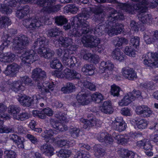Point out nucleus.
Listing matches in <instances>:
<instances>
[{
    "instance_id": "f257e3e1",
    "label": "nucleus",
    "mask_w": 158,
    "mask_h": 158,
    "mask_svg": "<svg viewBox=\"0 0 158 158\" xmlns=\"http://www.w3.org/2000/svg\"><path fill=\"white\" fill-rule=\"evenodd\" d=\"M108 19L102 25L97 26L94 29V33L99 36L103 34V28L105 27V31L108 35L112 36L120 34L123 28V25L117 22V20H123L124 16L121 13H118L116 10L112 11L108 17Z\"/></svg>"
},
{
    "instance_id": "f03ea898",
    "label": "nucleus",
    "mask_w": 158,
    "mask_h": 158,
    "mask_svg": "<svg viewBox=\"0 0 158 158\" xmlns=\"http://www.w3.org/2000/svg\"><path fill=\"white\" fill-rule=\"evenodd\" d=\"M90 11H85L71 18L72 29L69 31V35L79 37L82 34H85L92 31L89 23L87 20L92 15Z\"/></svg>"
},
{
    "instance_id": "7ed1b4c3",
    "label": "nucleus",
    "mask_w": 158,
    "mask_h": 158,
    "mask_svg": "<svg viewBox=\"0 0 158 158\" xmlns=\"http://www.w3.org/2000/svg\"><path fill=\"white\" fill-rule=\"evenodd\" d=\"M119 6L122 9L129 13L134 12L135 10L140 13L138 15V18L142 23H146L147 24H150L152 23V19L151 15L145 13L147 10L146 7L138 4L135 5L133 6L130 4L126 3H120Z\"/></svg>"
},
{
    "instance_id": "20e7f679",
    "label": "nucleus",
    "mask_w": 158,
    "mask_h": 158,
    "mask_svg": "<svg viewBox=\"0 0 158 158\" xmlns=\"http://www.w3.org/2000/svg\"><path fill=\"white\" fill-rule=\"evenodd\" d=\"M38 41L40 44L38 53L41 57L49 59L54 56V52L48 48L46 47L45 45L47 44V41L45 38H39Z\"/></svg>"
},
{
    "instance_id": "39448f33",
    "label": "nucleus",
    "mask_w": 158,
    "mask_h": 158,
    "mask_svg": "<svg viewBox=\"0 0 158 158\" xmlns=\"http://www.w3.org/2000/svg\"><path fill=\"white\" fill-rule=\"evenodd\" d=\"M22 64H30L38 59V56L33 50L25 52L20 56Z\"/></svg>"
},
{
    "instance_id": "423d86ee",
    "label": "nucleus",
    "mask_w": 158,
    "mask_h": 158,
    "mask_svg": "<svg viewBox=\"0 0 158 158\" xmlns=\"http://www.w3.org/2000/svg\"><path fill=\"white\" fill-rule=\"evenodd\" d=\"M144 64L148 66L158 67V53H148L143 60Z\"/></svg>"
},
{
    "instance_id": "0eeeda50",
    "label": "nucleus",
    "mask_w": 158,
    "mask_h": 158,
    "mask_svg": "<svg viewBox=\"0 0 158 158\" xmlns=\"http://www.w3.org/2000/svg\"><path fill=\"white\" fill-rule=\"evenodd\" d=\"M13 42L18 50H22L28 45L29 39L27 36L23 35L16 37L14 40Z\"/></svg>"
},
{
    "instance_id": "6e6552de",
    "label": "nucleus",
    "mask_w": 158,
    "mask_h": 158,
    "mask_svg": "<svg viewBox=\"0 0 158 158\" xmlns=\"http://www.w3.org/2000/svg\"><path fill=\"white\" fill-rule=\"evenodd\" d=\"M63 53L62 61L64 65L70 67H73L77 62L76 58L74 56L70 57L68 49L64 50Z\"/></svg>"
},
{
    "instance_id": "1a4fd4ad",
    "label": "nucleus",
    "mask_w": 158,
    "mask_h": 158,
    "mask_svg": "<svg viewBox=\"0 0 158 158\" xmlns=\"http://www.w3.org/2000/svg\"><path fill=\"white\" fill-rule=\"evenodd\" d=\"M112 126L114 130L121 132L125 130L127 126L122 117H117L112 121Z\"/></svg>"
},
{
    "instance_id": "9d476101",
    "label": "nucleus",
    "mask_w": 158,
    "mask_h": 158,
    "mask_svg": "<svg viewBox=\"0 0 158 158\" xmlns=\"http://www.w3.org/2000/svg\"><path fill=\"white\" fill-rule=\"evenodd\" d=\"M8 32V33L7 31H6L3 32V35L2 38V44L0 46V50H3L5 47L8 46L10 43V41L8 40V39L10 36V35H12L17 33L16 31L14 29H9Z\"/></svg>"
},
{
    "instance_id": "9b49d317",
    "label": "nucleus",
    "mask_w": 158,
    "mask_h": 158,
    "mask_svg": "<svg viewBox=\"0 0 158 158\" xmlns=\"http://www.w3.org/2000/svg\"><path fill=\"white\" fill-rule=\"evenodd\" d=\"M81 41L83 44H88L91 47H96L100 42V40L99 38L92 35L83 36Z\"/></svg>"
},
{
    "instance_id": "f8f14e48",
    "label": "nucleus",
    "mask_w": 158,
    "mask_h": 158,
    "mask_svg": "<svg viewBox=\"0 0 158 158\" xmlns=\"http://www.w3.org/2000/svg\"><path fill=\"white\" fill-rule=\"evenodd\" d=\"M35 84L39 91L42 94L47 93L50 92V90L52 91L54 89V85L53 83L48 84V85L45 87L43 85L42 80H35Z\"/></svg>"
},
{
    "instance_id": "ddd939ff",
    "label": "nucleus",
    "mask_w": 158,
    "mask_h": 158,
    "mask_svg": "<svg viewBox=\"0 0 158 158\" xmlns=\"http://www.w3.org/2000/svg\"><path fill=\"white\" fill-rule=\"evenodd\" d=\"M30 24H25V23L28 21L27 19H26L23 21V24L26 27L29 28V29L35 30L38 28L41 25L42 23L40 19L39 18H35V19H31Z\"/></svg>"
},
{
    "instance_id": "4468645a",
    "label": "nucleus",
    "mask_w": 158,
    "mask_h": 158,
    "mask_svg": "<svg viewBox=\"0 0 158 158\" xmlns=\"http://www.w3.org/2000/svg\"><path fill=\"white\" fill-rule=\"evenodd\" d=\"M55 46L57 47L67 48L72 44L73 40L69 37H60L55 41Z\"/></svg>"
},
{
    "instance_id": "2eb2a0df",
    "label": "nucleus",
    "mask_w": 158,
    "mask_h": 158,
    "mask_svg": "<svg viewBox=\"0 0 158 158\" xmlns=\"http://www.w3.org/2000/svg\"><path fill=\"white\" fill-rule=\"evenodd\" d=\"M76 98L78 105H86L90 101V96L83 92H80L77 95Z\"/></svg>"
},
{
    "instance_id": "dca6fc26",
    "label": "nucleus",
    "mask_w": 158,
    "mask_h": 158,
    "mask_svg": "<svg viewBox=\"0 0 158 158\" xmlns=\"http://www.w3.org/2000/svg\"><path fill=\"white\" fill-rule=\"evenodd\" d=\"M122 73L125 78L129 80H133L137 78L136 73L131 68H123L122 69Z\"/></svg>"
},
{
    "instance_id": "f3484780",
    "label": "nucleus",
    "mask_w": 158,
    "mask_h": 158,
    "mask_svg": "<svg viewBox=\"0 0 158 158\" xmlns=\"http://www.w3.org/2000/svg\"><path fill=\"white\" fill-rule=\"evenodd\" d=\"M46 77V72L40 68H35L32 71L31 77L34 80H43Z\"/></svg>"
},
{
    "instance_id": "a211bd4d",
    "label": "nucleus",
    "mask_w": 158,
    "mask_h": 158,
    "mask_svg": "<svg viewBox=\"0 0 158 158\" xmlns=\"http://www.w3.org/2000/svg\"><path fill=\"white\" fill-rule=\"evenodd\" d=\"M19 69V65L15 63H13L7 66L4 73L6 76H13L18 72Z\"/></svg>"
},
{
    "instance_id": "6ab92c4d",
    "label": "nucleus",
    "mask_w": 158,
    "mask_h": 158,
    "mask_svg": "<svg viewBox=\"0 0 158 158\" xmlns=\"http://www.w3.org/2000/svg\"><path fill=\"white\" fill-rule=\"evenodd\" d=\"M84 123V127L87 129L88 127H92L94 126H100V122L99 120L93 117L92 118L89 119H81V120Z\"/></svg>"
},
{
    "instance_id": "aec40b11",
    "label": "nucleus",
    "mask_w": 158,
    "mask_h": 158,
    "mask_svg": "<svg viewBox=\"0 0 158 158\" xmlns=\"http://www.w3.org/2000/svg\"><path fill=\"white\" fill-rule=\"evenodd\" d=\"M29 7L28 6H22L18 8L16 13V16L19 19H22L29 13Z\"/></svg>"
},
{
    "instance_id": "412c9836",
    "label": "nucleus",
    "mask_w": 158,
    "mask_h": 158,
    "mask_svg": "<svg viewBox=\"0 0 158 158\" xmlns=\"http://www.w3.org/2000/svg\"><path fill=\"white\" fill-rule=\"evenodd\" d=\"M64 77L69 80H72L74 78L79 79L80 74L75 71L66 69L64 71Z\"/></svg>"
},
{
    "instance_id": "4be33fe9",
    "label": "nucleus",
    "mask_w": 158,
    "mask_h": 158,
    "mask_svg": "<svg viewBox=\"0 0 158 158\" xmlns=\"http://www.w3.org/2000/svg\"><path fill=\"white\" fill-rule=\"evenodd\" d=\"M15 55L10 52L2 53L0 55V61L5 63H10L15 59Z\"/></svg>"
},
{
    "instance_id": "5701e85b",
    "label": "nucleus",
    "mask_w": 158,
    "mask_h": 158,
    "mask_svg": "<svg viewBox=\"0 0 158 158\" xmlns=\"http://www.w3.org/2000/svg\"><path fill=\"white\" fill-rule=\"evenodd\" d=\"M18 100L20 104L23 106H29L32 103L33 100L31 97L25 95L20 94L18 95Z\"/></svg>"
},
{
    "instance_id": "b1692460",
    "label": "nucleus",
    "mask_w": 158,
    "mask_h": 158,
    "mask_svg": "<svg viewBox=\"0 0 158 158\" xmlns=\"http://www.w3.org/2000/svg\"><path fill=\"white\" fill-rule=\"evenodd\" d=\"M56 0H54L53 2L50 3H44V5L42 7H43L44 10L47 11L49 13L51 12H55L58 11L60 10L59 6H53L52 4L54 3Z\"/></svg>"
},
{
    "instance_id": "393cba45",
    "label": "nucleus",
    "mask_w": 158,
    "mask_h": 158,
    "mask_svg": "<svg viewBox=\"0 0 158 158\" xmlns=\"http://www.w3.org/2000/svg\"><path fill=\"white\" fill-rule=\"evenodd\" d=\"M39 148L43 153L48 156H51L53 155V147L47 143L42 145Z\"/></svg>"
},
{
    "instance_id": "a878e982",
    "label": "nucleus",
    "mask_w": 158,
    "mask_h": 158,
    "mask_svg": "<svg viewBox=\"0 0 158 158\" xmlns=\"http://www.w3.org/2000/svg\"><path fill=\"white\" fill-rule=\"evenodd\" d=\"M131 92L127 93L120 101L118 102L119 106H127L134 100V97L132 96Z\"/></svg>"
},
{
    "instance_id": "bb28decb",
    "label": "nucleus",
    "mask_w": 158,
    "mask_h": 158,
    "mask_svg": "<svg viewBox=\"0 0 158 158\" xmlns=\"http://www.w3.org/2000/svg\"><path fill=\"white\" fill-rule=\"evenodd\" d=\"M51 124L53 127L55 129L61 131H66L67 130V127L66 125L62 124L61 123H59L56 120L53 119L50 120Z\"/></svg>"
},
{
    "instance_id": "cd10ccee",
    "label": "nucleus",
    "mask_w": 158,
    "mask_h": 158,
    "mask_svg": "<svg viewBox=\"0 0 158 158\" xmlns=\"http://www.w3.org/2000/svg\"><path fill=\"white\" fill-rule=\"evenodd\" d=\"M114 67V65L113 63L110 62H105L102 61L101 62L100 66L98 73H102L103 70L108 69L110 71H112Z\"/></svg>"
},
{
    "instance_id": "c85d7f7f",
    "label": "nucleus",
    "mask_w": 158,
    "mask_h": 158,
    "mask_svg": "<svg viewBox=\"0 0 158 158\" xmlns=\"http://www.w3.org/2000/svg\"><path fill=\"white\" fill-rule=\"evenodd\" d=\"M112 56L113 59L122 61L124 59L125 55L121 51L119 48H116L112 52Z\"/></svg>"
},
{
    "instance_id": "c756f323",
    "label": "nucleus",
    "mask_w": 158,
    "mask_h": 158,
    "mask_svg": "<svg viewBox=\"0 0 158 158\" xmlns=\"http://www.w3.org/2000/svg\"><path fill=\"white\" fill-rule=\"evenodd\" d=\"M112 136L117 140L118 144L123 145L127 142V139L125 138L123 135L118 134L115 132L113 133Z\"/></svg>"
},
{
    "instance_id": "7c9ffc66",
    "label": "nucleus",
    "mask_w": 158,
    "mask_h": 158,
    "mask_svg": "<svg viewBox=\"0 0 158 158\" xmlns=\"http://www.w3.org/2000/svg\"><path fill=\"white\" fill-rule=\"evenodd\" d=\"M95 156L98 158H101L105 155V150L101 148L99 145H95L94 148Z\"/></svg>"
},
{
    "instance_id": "2f4dec72",
    "label": "nucleus",
    "mask_w": 158,
    "mask_h": 158,
    "mask_svg": "<svg viewBox=\"0 0 158 158\" xmlns=\"http://www.w3.org/2000/svg\"><path fill=\"white\" fill-rule=\"evenodd\" d=\"M75 89V87L73 83L68 82L67 83L65 86L61 88V90L64 93L69 94L73 92Z\"/></svg>"
},
{
    "instance_id": "473e14b6",
    "label": "nucleus",
    "mask_w": 158,
    "mask_h": 158,
    "mask_svg": "<svg viewBox=\"0 0 158 158\" xmlns=\"http://www.w3.org/2000/svg\"><path fill=\"white\" fill-rule=\"evenodd\" d=\"M55 23L58 26H62L66 23L68 20L64 16L60 15L55 17L53 18Z\"/></svg>"
},
{
    "instance_id": "72a5a7b5",
    "label": "nucleus",
    "mask_w": 158,
    "mask_h": 158,
    "mask_svg": "<svg viewBox=\"0 0 158 158\" xmlns=\"http://www.w3.org/2000/svg\"><path fill=\"white\" fill-rule=\"evenodd\" d=\"M81 70L85 74L89 75H92L94 73L92 66L88 64H85L82 68Z\"/></svg>"
},
{
    "instance_id": "f704fd0d",
    "label": "nucleus",
    "mask_w": 158,
    "mask_h": 158,
    "mask_svg": "<svg viewBox=\"0 0 158 158\" xmlns=\"http://www.w3.org/2000/svg\"><path fill=\"white\" fill-rule=\"evenodd\" d=\"M92 100L97 103H99L104 99L103 95L101 93L96 92L90 96Z\"/></svg>"
},
{
    "instance_id": "c9c22d12",
    "label": "nucleus",
    "mask_w": 158,
    "mask_h": 158,
    "mask_svg": "<svg viewBox=\"0 0 158 158\" xmlns=\"http://www.w3.org/2000/svg\"><path fill=\"white\" fill-rule=\"evenodd\" d=\"M30 117V114L27 112H23L19 114L14 115V118L20 121H23L28 119Z\"/></svg>"
},
{
    "instance_id": "e433bc0d",
    "label": "nucleus",
    "mask_w": 158,
    "mask_h": 158,
    "mask_svg": "<svg viewBox=\"0 0 158 158\" xmlns=\"http://www.w3.org/2000/svg\"><path fill=\"white\" fill-rule=\"evenodd\" d=\"M14 129L13 127H5L3 124V122L0 120V133H9L14 132Z\"/></svg>"
},
{
    "instance_id": "4c0bfd02",
    "label": "nucleus",
    "mask_w": 158,
    "mask_h": 158,
    "mask_svg": "<svg viewBox=\"0 0 158 158\" xmlns=\"http://www.w3.org/2000/svg\"><path fill=\"white\" fill-rule=\"evenodd\" d=\"M50 65L51 67L53 69L59 70H61L62 69V65L60 61L58 60L54 59L52 60L50 62Z\"/></svg>"
},
{
    "instance_id": "58836bf2",
    "label": "nucleus",
    "mask_w": 158,
    "mask_h": 158,
    "mask_svg": "<svg viewBox=\"0 0 158 158\" xmlns=\"http://www.w3.org/2000/svg\"><path fill=\"white\" fill-rule=\"evenodd\" d=\"M0 10L3 14L8 15L11 13L12 9L6 4H1L0 5Z\"/></svg>"
},
{
    "instance_id": "ea45409f",
    "label": "nucleus",
    "mask_w": 158,
    "mask_h": 158,
    "mask_svg": "<svg viewBox=\"0 0 158 158\" xmlns=\"http://www.w3.org/2000/svg\"><path fill=\"white\" fill-rule=\"evenodd\" d=\"M124 53L127 55L133 57H135L136 53L135 51L132 48L131 46H127L124 50Z\"/></svg>"
},
{
    "instance_id": "a19ab883",
    "label": "nucleus",
    "mask_w": 158,
    "mask_h": 158,
    "mask_svg": "<svg viewBox=\"0 0 158 158\" xmlns=\"http://www.w3.org/2000/svg\"><path fill=\"white\" fill-rule=\"evenodd\" d=\"M21 110L20 108L17 106L11 105L8 108V111L9 113L13 114L14 115L16 114H18Z\"/></svg>"
},
{
    "instance_id": "79ce46f5",
    "label": "nucleus",
    "mask_w": 158,
    "mask_h": 158,
    "mask_svg": "<svg viewBox=\"0 0 158 158\" xmlns=\"http://www.w3.org/2000/svg\"><path fill=\"white\" fill-rule=\"evenodd\" d=\"M71 154V152L70 150L61 149L57 153V155L59 157L67 158Z\"/></svg>"
},
{
    "instance_id": "37998d69",
    "label": "nucleus",
    "mask_w": 158,
    "mask_h": 158,
    "mask_svg": "<svg viewBox=\"0 0 158 158\" xmlns=\"http://www.w3.org/2000/svg\"><path fill=\"white\" fill-rule=\"evenodd\" d=\"M139 38L135 36L131 38L130 41V44L136 48L139 47Z\"/></svg>"
},
{
    "instance_id": "c03bdc74",
    "label": "nucleus",
    "mask_w": 158,
    "mask_h": 158,
    "mask_svg": "<svg viewBox=\"0 0 158 158\" xmlns=\"http://www.w3.org/2000/svg\"><path fill=\"white\" fill-rule=\"evenodd\" d=\"M110 93L114 96H118L119 95L120 88L118 86L113 85L111 86Z\"/></svg>"
},
{
    "instance_id": "a18cd8bd",
    "label": "nucleus",
    "mask_w": 158,
    "mask_h": 158,
    "mask_svg": "<svg viewBox=\"0 0 158 158\" xmlns=\"http://www.w3.org/2000/svg\"><path fill=\"white\" fill-rule=\"evenodd\" d=\"M13 89L14 91H18L19 90H23L24 89V86L22 85L20 81H18L14 82L12 85Z\"/></svg>"
},
{
    "instance_id": "49530a36",
    "label": "nucleus",
    "mask_w": 158,
    "mask_h": 158,
    "mask_svg": "<svg viewBox=\"0 0 158 158\" xmlns=\"http://www.w3.org/2000/svg\"><path fill=\"white\" fill-rule=\"evenodd\" d=\"M59 32L58 28L51 29L48 31V35L49 37H55L58 35Z\"/></svg>"
},
{
    "instance_id": "de8ad7c7",
    "label": "nucleus",
    "mask_w": 158,
    "mask_h": 158,
    "mask_svg": "<svg viewBox=\"0 0 158 158\" xmlns=\"http://www.w3.org/2000/svg\"><path fill=\"white\" fill-rule=\"evenodd\" d=\"M70 134L73 138H76L79 135L80 130L78 128L73 127L70 130Z\"/></svg>"
},
{
    "instance_id": "09e8293b",
    "label": "nucleus",
    "mask_w": 158,
    "mask_h": 158,
    "mask_svg": "<svg viewBox=\"0 0 158 158\" xmlns=\"http://www.w3.org/2000/svg\"><path fill=\"white\" fill-rule=\"evenodd\" d=\"M21 81L23 82L25 85H29L31 86L33 85V82L32 80L28 76H25L21 77Z\"/></svg>"
},
{
    "instance_id": "8fccbe9b",
    "label": "nucleus",
    "mask_w": 158,
    "mask_h": 158,
    "mask_svg": "<svg viewBox=\"0 0 158 158\" xmlns=\"http://www.w3.org/2000/svg\"><path fill=\"white\" fill-rule=\"evenodd\" d=\"M137 127L139 129H145L148 125L147 121L143 119L140 120L136 123Z\"/></svg>"
},
{
    "instance_id": "3c124183",
    "label": "nucleus",
    "mask_w": 158,
    "mask_h": 158,
    "mask_svg": "<svg viewBox=\"0 0 158 158\" xmlns=\"http://www.w3.org/2000/svg\"><path fill=\"white\" fill-rule=\"evenodd\" d=\"M105 15L102 13L99 15H94L93 20L94 21L102 23L104 20Z\"/></svg>"
},
{
    "instance_id": "603ef678",
    "label": "nucleus",
    "mask_w": 158,
    "mask_h": 158,
    "mask_svg": "<svg viewBox=\"0 0 158 158\" xmlns=\"http://www.w3.org/2000/svg\"><path fill=\"white\" fill-rule=\"evenodd\" d=\"M5 158H15L16 153L13 151L7 150L5 152Z\"/></svg>"
},
{
    "instance_id": "864d4df0",
    "label": "nucleus",
    "mask_w": 158,
    "mask_h": 158,
    "mask_svg": "<svg viewBox=\"0 0 158 158\" xmlns=\"http://www.w3.org/2000/svg\"><path fill=\"white\" fill-rule=\"evenodd\" d=\"M29 1L31 2L32 1H35V3H36L40 6H43L45 3H50L54 1V0H30Z\"/></svg>"
},
{
    "instance_id": "5fc2aeb1",
    "label": "nucleus",
    "mask_w": 158,
    "mask_h": 158,
    "mask_svg": "<svg viewBox=\"0 0 158 158\" xmlns=\"http://www.w3.org/2000/svg\"><path fill=\"white\" fill-rule=\"evenodd\" d=\"M24 140L23 138L18 137V138L17 139L15 143L17 144L19 148H24Z\"/></svg>"
},
{
    "instance_id": "6e6d98bb",
    "label": "nucleus",
    "mask_w": 158,
    "mask_h": 158,
    "mask_svg": "<svg viewBox=\"0 0 158 158\" xmlns=\"http://www.w3.org/2000/svg\"><path fill=\"white\" fill-rule=\"evenodd\" d=\"M129 150L125 149H120L118 151V154L123 158H127Z\"/></svg>"
},
{
    "instance_id": "4d7b16f0",
    "label": "nucleus",
    "mask_w": 158,
    "mask_h": 158,
    "mask_svg": "<svg viewBox=\"0 0 158 158\" xmlns=\"http://www.w3.org/2000/svg\"><path fill=\"white\" fill-rule=\"evenodd\" d=\"M26 137L33 144L35 145L38 142L37 138L32 135L30 134H27Z\"/></svg>"
},
{
    "instance_id": "13d9d810",
    "label": "nucleus",
    "mask_w": 158,
    "mask_h": 158,
    "mask_svg": "<svg viewBox=\"0 0 158 158\" xmlns=\"http://www.w3.org/2000/svg\"><path fill=\"white\" fill-rule=\"evenodd\" d=\"M146 106L142 105L141 106H138L136 108L135 111L136 113L139 115H141L143 113L144 109H146Z\"/></svg>"
},
{
    "instance_id": "bf43d9fd",
    "label": "nucleus",
    "mask_w": 158,
    "mask_h": 158,
    "mask_svg": "<svg viewBox=\"0 0 158 158\" xmlns=\"http://www.w3.org/2000/svg\"><path fill=\"white\" fill-rule=\"evenodd\" d=\"M138 24L134 20H131L130 22V27L132 30L135 31H138L139 28L137 26Z\"/></svg>"
},
{
    "instance_id": "052dcab7",
    "label": "nucleus",
    "mask_w": 158,
    "mask_h": 158,
    "mask_svg": "<svg viewBox=\"0 0 158 158\" xmlns=\"http://www.w3.org/2000/svg\"><path fill=\"white\" fill-rule=\"evenodd\" d=\"M129 135L131 136L135 139H141L143 138L142 134L141 133H137L130 132Z\"/></svg>"
},
{
    "instance_id": "680f3d73",
    "label": "nucleus",
    "mask_w": 158,
    "mask_h": 158,
    "mask_svg": "<svg viewBox=\"0 0 158 158\" xmlns=\"http://www.w3.org/2000/svg\"><path fill=\"white\" fill-rule=\"evenodd\" d=\"M121 113L124 116H130L131 110L127 107L123 108L120 111Z\"/></svg>"
},
{
    "instance_id": "e2e57ef3",
    "label": "nucleus",
    "mask_w": 158,
    "mask_h": 158,
    "mask_svg": "<svg viewBox=\"0 0 158 158\" xmlns=\"http://www.w3.org/2000/svg\"><path fill=\"white\" fill-rule=\"evenodd\" d=\"M86 87L92 91H95L96 89V86L95 84L90 82H87L85 85Z\"/></svg>"
},
{
    "instance_id": "0e129e2a",
    "label": "nucleus",
    "mask_w": 158,
    "mask_h": 158,
    "mask_svg": "<svg viewBox=\"0 0 158 158\" xmlns=\"http://www.w3.org/2000/svg\"><path fill=\"white\" fill-rule=\"evenodd\" d=\"M143 116L144 117H150L152 114V111L147 106L146 109H144L143 112Z\"/></svg>"
},
{
    "instance_id": "69168bd1",
    "label": "nucleus",
    "mask_w": 158,
    "mask_h": 158,
    "mask_svg": "<svg viewBox=\"0 0 158 158\" xmlns=\"http://www.w3.org/2000/svg\"><path fill=\"white\" fill-rule=\"evenodd\" d=\"M144 39L146 43L148 44H152L154 41V39L146 34L144 36Z\"/></svg>"
},
{
    "instance_id": "338daca9",
    "label": "nucleus",
    "mask_w": 158,
    "mask_h": 158,
    "mask_svg": "<svg viewBox=\"0 0 158 158\" xmlns=\"http://www.w3.org/2000/svg\"><path fill=\"white\" fill-rule=\"evenodd\" d=\"M70 143V142L69 141L67 140H60L57 142L58 145L61 147L66 145H69Z\"/></svg>"
},
{
    "instance_id": "774afa93",
    "label": "nucleus",
    "mask_w": 158,
    "mask_h": 158,
    "mask_svg": "<svg viewBox=\"0 0 158 158\" xmlns=\"http://www.w3.org/2000/svg\"><path fill=\"white\" fill-rule=\"evenodd\" d=\"M43 112L45 115L49 116H51L53 114V111L52 109L49 108H45L44 109Z\"/></svg>"
}]
</instances>
